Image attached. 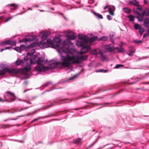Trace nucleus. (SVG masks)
I'll return each mask as SVG.
<instances>
[{
	"label": "nucleus",
	"instance_id": "1",
	"mask_svg": "<svg viewBox=\"0 0 149 149\" xmlns=\"http://www.w3.org/2000/svg\"><path fill=\"white\" fill-rule=\"evenodd\" d=\"M57 50L59 53H65L67 54L66 57H64L63 62L62 63L63 66L69 67L71 64H79L81 61L86 60L87 58L86 55L79 56L75 55L73 49H70V47H60Z\"/></svg>",
	"mask_w": 149,
	"mask_h": 149
},
{
	"label": "nucleus",
	"instance_id": "2",
	"mask_svg": "<svg viewBox=\"0 0 149 149\" xmlns=\"http://www.w3.org/2000/svg\"><path fill=\"white\" fill-rule=\"evenodd\" d=\"M65 37L67 38L66 39L63 40L60 38V36L59 35H56L52 40L48 39L47 43L52 45H56V47L70 46L73 44L71 41L75 39L76 36L74 35H67Z\"/></svg>",
	"mask_w": 149,
	"mask_h": 149
},
{
	"label": "nucleus",
	"instance_id": "3",
	"mask_svg": "<svg viewBox=\"0 0 149 149\" xmlns=\"http://www.w3.org/2000/svg\"><path fill=\"white\" fill-rule=\"evenodd\" d=\"M108 37L106 36H104L99 38L97 36L91 37L82 36L79 37V40H77L76 45L77 47H90L96 40L98 41H105L107 40Z\"/></svg>",
	"mask_w": 149,
	"mask_h": 149
},
{
	"label": "nucleus",
	"instance_id": "4",
	"mask_svg": "<svg viewBox=\"0 0 149 149\" xmlns=\"http://www.w3.org/2000/svg\"><path fill=\"white\" fill-rule=\"evenodd\" d=\"M51 33L49 31H45L43 32L42 36L41 37V40L39 41L36 38V36H35V37H34L33 38H36V39L35 40V41L32 42L29 45L26 46L24 45H21L19 47H40L42 45V47H44V45L52 46V47H55L56 45H52L51 44H47V42L48 39H52L50 38L47 39L49 35H50Z\"/></svg>",
	"mask_w": 149,
	"mask_h": 149
},
{
	"label": "nucleus",
	"instance_id": "5",
	"mask_svg": "<svg viewBox=\"0 0 149 149\" xmlns=\"http://www.w3.org/2000/svg\"><path fill=\"white\" fill-rule=\"evenodd\" d=\"M45 61V58L43 57H39L36 63L38 64V65L36 66L35 68L36 70L40 72L41 71H44L48 69L47 67L43 65Z\"/></svg>",
	"mask_w": 149,
	"mask_h": 149
},
{
	"label": "nucleus",
	"instance_id": "6",
	"mask_svg": "<svg viewBox=\"0 0 149 149\" xmlns=\"http://www.w3.org/2000/svg\"><path fill=\"white\" fill-rule=\"evenodd\" d=\"M6 72L10 74H17L19 71L14 68H4L2 70H0V75H2L5 74Z\"/></svg>",
	"mask_w": 149,
	"mask_h": 149
},
{
	"label": "nucleus",
	"instance_id": "7",
	"mask_svg": "<svg viewBox=\"0 0 149 149\" xmlns=\"http://www.w3.org/2000/svg\"><path fill=\"white\" fill-rule=\"evenodd\" d=\"M106 50L104 52V53H106L107 52H110L114 50H116L118 52L123 53L124 52L125 50L122 47H106Z\"/></svg>",
	"mask_w": 149,
	"mask_h": 149
},
{
	"label": "nucleus",
	"instance_id": "8",
	"mask_svg": "<svg viewBox=\"0 0 149 149\" xmlns=\"http://www.w3.org/2000/svg\"><path fill=\"white\" fill-rule=\"evenodd\" d=\"M5 93L6 94V95L5 96V97L6 96L10 97L9 100L8 99V101H7V102H11L15 100L16 97L13 93L10 91H7L5 92Z\"/></svg>",
	"mask_w": 149,
	"mask_h": 149
},
{
	"label": "nucleus",
	"instance_id": "9",
	"mask_svg": "<svg viewBox=\"0 0 149 149\" xmlns=\"http://www.w3.org/2000/svg\"><path fill=\"white\" fill-rule=\"evenodd\" d=\"M16 42L15 41L11 40H8L4 41L0 43V45L2 46H5L6 45H10L12 46H15Z\"/></svg>",
	"mask_w": 149,
	"mask_h": 149
},
{
	"label": "nucleus",
	"instance_id": "10",
	"mask_svg": "<svg viewBox=\"0 0 149 149\" xmlns=\"http://www.w3.org/2000/svg\"><path fill=\"white\" fill-rule=\"evenodd\" d=\"M64 57H66V56H62V59H61V61L62 62H54V63L50 65V67L52 69H53L55 68H56L58 67V65H61L63 67H65L67 68V67H65V66H63L62 63L63 62V59L64 58Z\"/></svg>",
	"mask_w": 149,
	"mask_h": 149
},
{
	"label": "nucleus",
	"instance_id": "11",
	"mask_svg": "<svg viewBox=\"0 0 149 149\" xmlns=\"http://www.w3.org/2000/svg\"><path fill=\"white\" fill-rule=\"evenodd\" d=\"M125 2L126 3L132 6H140L139 2L137 1L136 0H133V1L126 0Z\"/></svg>",
	"mask_w": 149,
	"mask_h": 149
},
{
	"label": "nucleus",
	"instance_id": "12",
	"mask_svg": "<svg viewBox=\"0 0 149 149\" xmlns=\"http://www.w3.org/2000/svg\"><path fill=\"white\" fill-rule=\"evenodd\" d=\"M91 49V47H82L81 51L79 52H78V53L81 55L83 54L90 50Z\"/></svg>",
	"mask_w": 149,
	"mask_h": 149
},
{
	"label": "nucleus",
	"instance_id": "13",
	"mask_svg": "<svg viewBox=\"0 0 149 149\" xmlns=\"http://www.w3.org/2000/svg\"><path fill=\"white\" fill-rule=\"evenodd\" d=\"M92 53L94 55L97 54H98L100 55L103 60H105L107 59L106 57L103 54V52L101 51H100L99 53H98L96 50L95 49L93 51Z\"/></svg>",
	"mask_w": 149,
	"mask_h": 149
},
{
	"label": "nucleus",
	"instance_id": "14",
	"mask_svg": "<svg viewBox=\"0 0 149 149\" xmlns=\"http://www.w3.org/2000/svg\"><path fill=\"white\" fill-rule=\"evenodd\" d=\"M37 60V57L36 55L33 56L30 60L31 64H33L36 63Z\"/></svg>",
	"mask_w": 149,
	"mask_h": 149
},
{
	"label": "nucleus",
	"instance_id": "15",
	"mask_svg": "<svg viewBox=\"0 0 149 149\" xmlns=\"http://www.w3.org/2000/svg\"><path fill=\"white\" fill-rule=\"evenodd\" d=\"M33 40V39L30 38H24L19 40V43L24 42L25 43H26V42H31Z\"/></svg>",
	"mask_w": 149,
	"mask_h": 149
},
{
	"label": "nucleus",
	"instance_id": "16",
	"mask_svg": "<svg viewBox=\"0 0 149 149\" xmlns=\"http://www.w3.org/2000/svg\"><path fill=\"white\" fill-rule=\"evenodd\" d=\"M31 53L29 52L27 54L26 56L24 58V60H27L29 58L28 57L29 56H30L31 55H32L35 52V50L34 49H32L31 50Z\"/></svg>",
	"mask_w": 149,
	"mask_h": 149
},
{
	"label": "nucleus",
	"instance_id": "17",
	"mask_svg": "<svg viewBox=\"0 0 149 149\" xmlns=\"http://www.w3.org/2000/svg\"><path fill=\"white\" fill-rule=\"evenodd\" d=\"M144 26L146 28L149 27V18L146 17L144 20L143 22Z\"/></svg>",
	"mask_w": 149,
	"mask_h": 149
},
{
	"label": "nucleus",
	"instance_id": "18",
	"mask_svg": "<svg viewBox=\"0 0 149 149\" xmlns=\"http://www.w3.org/2000/svg\"><path fill=\"white\" fill-rule=\"evenodd\" d=\"M115 9V8L114 6H112L111 7H109L108 9L109 13L112 15H113L114 13L113 10H114Z\"/></svg>",
	"mask_w": 149,
	"mask_h": 149
},
{
	"label": "nucleus",
	"instance_id": "19",
	"mask_svg": "<svg viewBox=\"0 0 149 149\" xmlns=\"http://www.w3.org/2000/svg\"><path fill=\"white\" fill-rule=\"evenodd\" d=\"M135 13L138 15L136 17L138 21H142L143 20V16L142 15H141V13H139L138 12H136Z\"/></svg>",
	"mask_w": 149,
	"mask_h": 149
},
{
	"label": "nucleus",
	"instance_id": "20",
	"mask_svg": "<svg viewBox=\"0 0 149 149\" xmlns=\"http://www.w3.org/2000/svg\"><path fill=\"white\" fill-rule=\"evenodd\" d=\"M28 47H15L14 49L19 52H21L22 50H23Z\"/></svg>",
	"mask_w": 149,
	"mask_h": 149
},
{
	"label": "nucleus",
	"instance_id": "21",
	"mask_svg": "<svg viewBox=\"0 0 149 149\" xmlns=\"http://www.w3.org/2000/svg\"><path fill=\"white\" fill-rule=\"evenodd\" d=\"M7 6L9 7L10 6L13 7H14V8H11V9H13L15 10L17 8L19 7V5L16 4L15 3H12L11 4H8L7 5Z\"/></svg>",
	"mask_w": 149,
	"mask_h": 149
},
{
	"label": "nucleus",
	"instance_id": "22",
	"mask_svg": "<svg viewBox=\"0 0 149 149\" xmlns=\"http://www.w3.org/2000/svg\"><path fill=\"white\" fill-rule=\"evenodd\" d=\"M25 61L24 59V60H22L20 59H19L17 60L16 62V64L17 65H21L23 63H24V61Z\"/></svg>",
	"mask_w": 149,
	"mask_h": 149
},
{
	"label": "nucleus",
	"instance_id": "23",
	"mask_svg": "<svg viewBox=\"0 0 149 149\" xmlns=\"http://www.w3.org/2000/svg\"><path fill=\"white\" fill-rule=\"evenodd\" d=\"M135 52V50L134 49H133L132 50H130L127 52V54L129 56H132Z\"/></svg>",
	"mask_w": 149,
	"mask_h": 149
},
{
	"label": "nucleus",
	"instance_id": "24",
	"mask_svg": "<svg viewBox=\"0 0 149 149\" xmlns=\"http://www.w3.org/2000/svg\"><path fill=\"white\" fill-rule=\"evenodd\" d=\"M141 15L143 16L145 15L146 16H148L149 15V10L143 11L142 13H141Z\"/></svg>",
	"mask_w": 149,
	"mask_h": 149
},
{
	"label": "nucleus",
	"instance_id": "25",
	"mask_svg": "<svg viewBox=\"0 0 149 149\" xmlns=\"http://www.w3.org/2000/svg\"><path fill=\"white\" fill-rule=\"evenodd\" d=\"M94 14L95 16L98 19H102L103 18L102 16L99 13H97L96 12H95L94 13Z\"/></svg>",
	"mask_w": 149,
	"mask_h": 149
},
{
	"label": "nucleus",
	"instance_id": "26",
	"mask_svg": "<svg viewBox=\"0 0 149 149\" xmlns=\"http://www.w3.org/2000/svg\"><path fill=\"white\" fill-rule=\"evenodd\" d=\"M109 37L111 42L114 45V42L113 40V37L114 36V35L113 34H109Z\"/></svg>",
	"mask_w": 149,
	"mask_h": 149
},
{
	"label": "nucleus",
	"instance_id": "27",
	"mask_svg": "<svg viewBox=\"0 0 149 149\" xmlns=\"http://www.w3.org/2000/svg\"><path fill=\"white\" fill-rule=\"evenodd\" d=\"M123 10L126 13H130L131 10L130 9L127 7H124L123 8Z\"/></svg>",
	"mask_w": 149,
	"mask_h": 149
},
{
	"label": "nucleus",
	"instance_id": "28",
	"mask_svg": "<svg viewBox=\"0 0 149 149\" xmlns=\"http://www.w3.org/2000/svg\"><path fill=\"white\" fill-rule=\"evenodd\" d=\"M128 18L129 19V21L131 22H134V17L133 15H130L128 16Z\"/></svg>",
	"mask_w": 149,
	"mask_h": 149
},
{
	"label": "nucleus",
	"instance_id": "29",
	"mask_svg": "<svg viewBox=\"0 0 149 149\" xmlns=\"http://www.w3.org/2000/svg\"><path fill=\"white\" fill-rule=\"evenodd\" d=\"M108 71L107 70H104V69H100V70H97L95 71V72H104L105 73L107 72Z\"/></svg>",
	"mask_w": 149,
	"mask_h": 149
},
{
	"label": "nucleus",
	"instance_id": "30",
	"mask_svg": "<svg viewBox=\"0 0 149 149\" xmlns=\"http://www.w3.org/2000/svg\"><path fill=\"white\" fill-rule=\"evenodd\" d=\"M31 69V66L29 65H27L24 68V70L26 72L29 71Z\"/></svg>",
	"mask_w": 149,
	"mask_h": 149
},
{
	"label": "nucleus",
	"instance_id": "31",
	"mask_svg": "<svg viewBox=\"0 0 149 149\" xmlns=\"http://www.w3.org/2000/svg\"><path fill=\"white\" fill-rule=\"evenodd\" d=\"M81 139L80 138H78L73 140L74 143L76 144H78L81 141Z\"/></svg>",
	"mask_w": 149,
	"mask_h": 149
},
{
	"label": "nucleus",
	"instance_id": "32",
	"mask_svg": "<svg viewBox=\"0 0 149 149\" xmlns=\"http://www.w3.org/2000/svg\"><path fill=\"white\" fill-rule=\"evenodd\" d=\"M141 27L140 25L138 24H135L134 25V28L136 30L139 29Z\"/></svg>",
	"mask_w": 149,
	"mask_h": 149
},
{
	"label": "nucleus",
	"instance_id": "33",
	"mask_svg": "<svg viewBox=\"0 0 149 149\" xmlns=\"http://www.w3.org/2000/svg\"><path fill=\"white\" fill-rule=\"evenodd\" d=\"M139 30V32L142 35L144 31V29L141 27Z\"/></svg>",
	"mask_w": 149,
	"mask_h": 149
},
{
	"label": "nucleus",
	"instance_id": "34",
	"mask_svg": "<svg viewBox=\"0 0 149 149\" xmlns=\"http://www.w3.org/2000/svg\"><path fill=\"white\" fill-rule=\"evenodd\" d=\"M4 98L5 99L4 100H2L0 97V102H6L8 101V100L5 97V96H4Z\"/></svg>",
	"mask_w": 149,
	"mask_h": 149
},
{
	"label": "nucleus",
	"instance_id": "35",
	"mask_svg": "<svg viewBox=\"0 0 149 149\" xmlns=\"http://www.w3.org/2000/svg\"><path fill=\"white\" fill-rule=\"evenodd\" d=\"M65 100L68 101H66L64 103H65L70 102H72V100H69L68 99H63V100H61V101H65Z\"/></svg>",
	"mask_w": 149,
	"mask_h": 149
},
{
	"label": "nucleus",
	"instance_id": "36",
	"mask_svg": "<svg viewBox=\"0 0 149 149\" xmlns=\"http://www.w3.org/2000/svg\"><path fill=\"white\" fill-rule=\"evenodd\" d=\"M123 65H121V64H118V65H117L115 68H119L120 67H123Z\"/></svg>",
	"mask_w": 149,
	"mask_h": 149
},
{
	"label": "nucleus",
	"instance_id": "37",
	"mask_svg": "<svg viewBox=\"0 0 149 149\" xmlns=\"http://www.w3.org/2000/svg\"><path fill=\"white\" fill-rule=\"evenodd\" d=\"M29 107H26L23 108H22L20 109H18L17 110V111L18 112H20L21 111H22L23 110H25L27 108H28Z\"/></svg>",
	"mask_w": 149,
	"mask_h": 149
},
{
	"label": "nucleus",
	"instance_id": "38",
	"mask_svg": "<svg viewBox=\"0 0 149 149\" xmlns=\"http://www.w3.org/2000/svg\"><path fill=\"white\" fill-rule=\"evenodd\" d=\"M25 116V115H23V116H17V118H9L8 119V120H16L17 119H18L20 117H24V116Z\"/></svg>",
	"mask_w": 149,
	"mask_h": 149
},
{
	"label": "nucleus",
	"instance_id": "39",
	"mask_svg": "<svg viewBox=\"0 0 149 149\" xmlns=\"http://www.w3.org/2000/svg\"><path fill=\"white\" fill-rule=\"evenodd\" d=\"M134 42L136 44H139L141 43L142 42L140 40H135Z\"/></svg>",
	"mask_w": 149,
	"mask_h": 149
},
{
	"label": "nucleus",
	"instance_id": "40",
	"mask_svg": "<svg viewBox=\"0 0 149 149\" xmlns=\"http://www.w3.org/2000/svg\"><path fill=\"white\" fill-rule=\"evenodd\" d=\"M107 18L109 20H111L112 19V18L111 16L109 15H107Z\"/></svg>",
	"mask_w": 149,
	"mask_h": 149
},
{
	"label": "nucleus",
	"instance_id": "41",
	"mask_svg": "<svg viewBox=\"0 0 149 149\" xmlns=\"http://www.w3.org/2000/svg\"><path fill=\"white\" fill-rule=\"evenodd\" d=\"M40 118V117H39L37 118H35V119H33V120H32V121L31 122L33 123L34 121H37V120H39Z\"/></svg>",
	"mask_w": 149,
	"mask_h": 149
},
{
	"label": "nucleus",
	"instance_id": "42",
	"mask_svg": "<svg viewBox=\"0 0 149 149\" xmlns=\"http://www.w3.org/2000/svg\"><path fill=\"white\" fill-rule=\"evenodd\" d=\"M10 48H11V47H6L5 49L3 48V49H1V50L0 51V52H2L4 50H6V49H10Z\"/></svg>",
	"mask_w": 149,
	"mask_h": 149
},
{
	"label": "nucleus",
	"instance_id": "43",
	"mask_svg": "<svg viewBox=\"0 0 149 149\" xmlns=\"http://www.w3.org/2000/svg\"><path fill=\"white\" fill-rule=\"evenodd\" d=\"M12 18V17H9L7 19H6V20L5 21V22H8V21H9Z\"/></svg>",
	"mask_w": 149,
	"mask_h": 149
},
{
	"label": "nucleus",
	"instance_id": "44",
	"mask_svg": "<svg viewBox=\"0 0 149 149\" xmlns=\"http://www.w3.org/2000/svg\"><path fill=\"white\" fill-rule=\"evenodd\" d=\"M136 9V10H139L140 11H141L142 10V8H139V7L137 8Z\"/></svg>",
	"mask_w": 149,
	"mask_h": 149
},
{
	"label": "nucleus",
	"instance_id": "45",
	"mask_svg": "<svg viewBox=\"0 0 149 149\" xmlns=\"http://www.w3.org/2000/svg\"><path fill=\"white\" fill-rule=\"evenodd\" d=\"M25 11L24 12H21L20 13H19L17 14L16 15H22V14H23L24 13H25Z\"/></svg>",
	"mask_w": 149,
	"mask_h": 149
},
{
	"label": "nucleus",
	"instance_id": "46",
	"mask_svg": "<svg viewBox=\"0 0 149 149\" xmlns=\"http://www.w3.org/2000/svg\"><path fill=\"white\" fill-rule=\"evenodd\" d=\"M24 102L28 104H31V102L29 101H24Z\"/></svg>",
	"mask_w": 149,
	"mask_h": 149
},
{
	"label": "nucleus",
	"instance_id": "47",
	"mask_svg": "<svg viewBox=\"0 0 149 149\" xmlns=\"http://www.w3.org/2000/svg\"><path fill=\"white\" fill-rule=\"evenodd\" d=\"M124 43L123 42H121V44H122V45H119V47H122V46L123 45H124Z\"/></svg>",
	"mask_w": 149,
	"mask_h": 149
},
{
	"label": "nucleus",
	"instance_id": "48",
	"mask_svg": "<svg viewBox=\"0 0 149 149\" xmlns=\"http://www.w3.org/2000/svg\"><path fill=\"white\" fill-rule=\"evenodd\" d=\"M39 6L38 5H35L33 6H32V7H38Z\"/></svg>",
	"mask_w": 149,
	"mask_h": 149
},
{
	"label": "nucleus",
	"instance_id": "49",
	"mask_svg": "<svg viewBox=\"0 0 149 149\" xmlns=\"http://www.w3.org/2000/svg\"><path fill=\"white\" fill-rule=\"evenodd\" d=\"M111 104V103H104V104H102V105H104V104H105V105L107 104V105H108V104ZM100 105H102V104H100Z\"/></svg>",
	"mask_w": 149,
	"mask_h": 149
},
{
	"label": "nucleus",
	"instance_id": "50",
	"mask_svg": "<svg viewBox=\"0 0 149 149\" xmlns=\"http://www.w3.org/2000/svg\"><path fill=\"white\" fill-rule=\"evenodd\" d=\"M32 10V9L31 8H29L28 9L26 10L25 12H26L27 10Z\"/></svg>",
	"mask_w": 149,
	"mask_h": 149
},
{
	"label": "nucleus",
	"instance_id": "51",
	"mask_svg": "<svg viewBox=\"0 0 149 149\" xmlns=\"http://www.w3.org/2000/svg\"><path fill=\"white\" fill-rule=\"evenodd\" d=\"M120 91H118V92H117V93H116V94H115L114 95V96H115L117 94H118V93H120Z\"/></svg>",
	"mask_w": 149,
	"mask_h": 149
},
{
	"label": "nucleus",
	"instance_id": "52",
	"mask_svg": "<svg viewBox=\"0 0 149 149\" xmlns=\"http://www.w3.org/2000/svg\"><path fill=\"white\" fill-rule=\"evenodd\" d=\"M108 7V6H105L104 8V10H105L107 9V7Z\"/></svg>",
	"mask_w": 149,
	"mask_h": 149
},
{
	"label": "nucleus",
	"instance_id": "53",
	"mask_svg": "<svg viewBox=\"0 0 149 149\" xmlns=\"http://www.w3.org/2000/svg\"><path fill=\"white\" fill-rule=\"evenodd\" d=\"M143 1L145 4H146L147 3V1L146 0H143Z\"/></svg>",
	"mask_w": 149,
	"mask_h": 149
},
{
	"label": "nucleus",
	"instance_id": "54",
	"mask_svg": "<svg viewBox=\"0 0 149 149\" xmlns=\"http://www.w3.org/2000/svg\"><path fill=\"white\" fill-rule=\"evenodd\" d=\"M37 111V110H36L35 111H33V112H32V113H33V114H34L35 113H36Z\"/></svg>",
	"mask_w": 149,
	"mask_h": 149
},
{
	"label": "nucleus",
	"instance_id": "55",
	"mask_svg": "<svg viewBox=\"0 0 149 149\" xmlns=\"http://www.w3.org/2000/svg\"><path fill=\"white\" fill-rule=\"evenodd\" d=\"M32 113H29V114L27 115H26V116H29Z\"/></svg>",
	"mask_w": 149,
	"mask_h": 149
},
{
	"label": "nucleus",
	"instance_id": "56",
	"mask_svg": "<svg viewBox=\"0 0 149 149\" xmlns=\"http://www.w3.org/2000/svg\"><path fill=\"white\" fill-rule=\"evenodd\" d=\"M79 109V108H77L76 109H74L73 110H78Z\"/></svg>",
	"mask_w": 149,
	"mask_h": 149
},
{
	"label": "nucleus",
	"instance_id": "57",
	"mask_svg": "<svg viewBox=\"0 0 149 149\" xmlns=\"http://www.w3.org/2000/svg\"><path fill=\"white\" fill-rule=\"evenodd\" d=\"M39 10L41 12H43V11H45V10Z\"/></svg>",
	"mask_w": 149,
	"mask_h": 149
},
{
	"label": "nucleus",
	"instance_id": "58",
	"mask_svg": "<svg viewBox=\"0 0 149 149\" xmlns=\"http://www.w3.org/2000/svg\"><path fill=\"white\" fill-rule=\"evenodd\" d=\"M45 47V48H47V47H41V48L42 49H44V48Z\"/></svg>",
	"mask_w": 149,
	"mask_h": 149
},
{
	"label": "nucleus",
	"instance_id": "59",
	"mask_svg": "<svg viewBox=\"0 0 149 149\" xmlns=\"http://www.w3.org/2000/svg\"><path fill=\"white\" fill-rule=\"evenodd\" d=\"M2 112H3V113H4L5 112V111H0V113H2Z\"/></svg>",
	"mask_w": 149,
	"mask_h": 149
},
{
	"label": "nucleus",
	"instance_id": "60",
	"mask_svg": "<svg viewBox=\"0 0 149 149\" xmlns=\"http://www.w3.org/2000/svg\"><path fill=\"white\" fill-rule=\"evenodd\" d=\"M148 28V33L149 34V28Z\"/></svg>",
	"mask_w": 149,
	"mask_h": 149
},
{
	"label": "nucleus",
	"instance_id": "61",
	"mask_svg": "<svg viewBox=\"0 0 149 149\" xmlns=\"http://www.w3.org/2000/svg\"><path fill=\"white\" fill-rule=\"evenodd\" d=\"M9 125H4V126H9Z\"/></svg>",
	"mask_w": 149,
	"mask_h": 149
},
{
	"label": "nucleus",
	"instance_id": "62",
	"mask_svg": "<svg viewBox=\"0 0 149 149\" xmlns=\"http://www.w3.org/2000/svg\"><path fill=\"white\" fill-rule=\"evenodd\" d=\"M102 98L101 97H99L96 98H95L96 99H99V98Z\"/></svg>",
	"mask_w": 149,
	"mask_h": 149
},
{
	"label": "nucleus",
	"instance_id": "63",
	"mask_svg": "<svg viewBox=\"0 0 149 149\" xmlns=\"http://www.w3.org/2000/svg\"><path fill=\"white\" fill-rule=\"evenodd\" d=\"M27 91V90H25V91H24V93H25V92H26Z\"/></svg>",
	"mask_w": 149,
	"mask_h": 149
},
{
	"label": "nucleus",
	"instance_id": "64",
	"mask_svg": "<svg viewBox=\"0 0 149 149\" xmlns=\"http://www.w3.org/2000/svg\"><path fill=\"white\" fill-rule=\"evenodd\" d=\"M92 131L93 132H94V131H95V130H92Z\"/></svg>",
	"mask_w": 149,
	"mask_h": 149
}]
</instances>
